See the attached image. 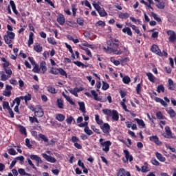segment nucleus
Listing matches in <instances>:
<instances>
[{
  "mask_svg": "<svg viewBox=\"0 0 176 176\" xmlns=\"http://www.w3.org/2000/svg\"><path fill=\"white\" fill-rule=\"evenodd\" d=\"M120 41L118 38H114L109 40L107 41V47H102V49L105 53L107 54H116L117 56H120L123 54V51L119 49V44Z\"/></svg>",
  "mask_w": 176,
  "mask_h": 176,
  "instance_id": "nucleus-1",
  "label": "nucleus"
},
{
  "mask_svg": "<svg viewBox=\"0 0 176 176\" xmlns=\"http://www.w3.org/2000/svg\"><path fill=\"white\" fill-rule=\"evenodd\" d=\"M102 112L107 118H111V119L115 122H118V120H119V113H118V111L115 109L111 110L108 109H103Z\"/></svg>",
  "mask_w": 176,
  "mask_h": 176,
  "instance_id": "nucleus-2",
  "label": "nucleus"
},
{
  "mask_svg": "<svg viewBox=\"0 0 176 176\" xmlns=\"http://www.w3.org/2000/svg\"><path fill=\"white\" fill-rule=\"evenodd\" d=\"M99 142L100 144L101 148H102V151L106 153H108V152H109L110 146L112 145V142L109 140L104 142V139L102 138L99 140Z\"/></svg>",
  "mask_w": 176,
  "mask_h": 176,
  "instance_id": "nucleus-3",
  "label": "nucleus"
},
{
  "mask_svg": "<svg viewBox=\"0 0 176 176\" xmlns=\"http://www.w3.org/2000/svg\"><path fill=\"white\" fill-rule=\"evenodd\" d=\"M14 32L7 31V34L3 36V40L5 43H12L14 40Z\"/></svg>",
  "mask_w": 176,
  "mask_h": 176,
  "instance_id": "nucleus-4",
  "label": "nucleus"
},
{
  "mask_svg": "<svg viewBox=\"0 0 176 176\" xmlns=\"http://www.w3.org/2000/svg\"><path fill=\"white\" fill-rule=\"evenodd\" d=\"M50 72L52 74V75H61L62 76H65V78H68V74H67V72L64 70L63 68H54L51 69Z\"/></svg>",
  "mask_w": 176,
  "mask_h": 176,
  "instance_id": "nucleus-5",
  "label": "nucleus"
},
{
  "mask_svg": "<svg viewBox=\"0 0 176 176\" xmlns=\"http://www.w3.org/2000/svg\"><path fill=\"white\" fill-rule=\"evenodd\" d=\"M167 35L168 37V41L170 43H175L176 42V33L174 30H168L166 32Z\"/></svg>",
  "mask_w": 176,
  "mask_h": 176,
  "instance_id": "nucleus-6",
  "label": "nucleus"
},
{
  "mask_svg": "<svg viewBox=\"0 0 176 176\" xmlns=\"http://www.w3.org/2000/svg\"><path fill=\"white\" fill-rule=\"evenodd\" d=\"M102 133L106 134V135H109V133H111V125L108 123H104L103 124L100 126Z\"/></svg>",
  "mask_w": 176,
  "mask_h": 176,
  "instance_id": "nucleus-7",
  "label": "nucleus"
},
{
  "mask_svg": "<svg viewBox=\"0 0 176 176\" xmlns=\"http://www.w3.org/2000/svg\"><path fill=\"white\" fill-rule=\"evenodd\" d=\"M151 51L152 53L157 54V56H162V50L156 44H153L151 47Z\"/></svg>",
  "mask_w": 176,
  "mask_h": 176,
  "instance_id": "nucleus-8",
  "label": "nucleus"
},
{
  "mask_svg": "<svg viewBox=\"0 0 176 176\" xmlns=\"http://www.w3.org/2000/svg\"><path fill=\"white\" fill-rule=\"evenodd\" d=\"M12 90H13V87L6 85V90L3 91V96H5V97H10V96H12Z\"/></svg>",
  "mask_w": 176,
  "mask_h": 176,
  "instance_id": "nucleus-9",
  "label": "nucleus"
},
{
  "mask_svg": "<svg viewBox=\"0 0 176 176\" xmlns=\"http://www.w3.org/2000/svg\"><path fill=\"white\" fill-rule=\"evenodd\" d=\"M42 157L43 159H45L47 162H49L50 163H56L57 162V160L54 158V157H52V155H48L46 153H43Z\"/></svg>",
  "mask_w": 176,
  "mask_h": 176,
  "instance_id": "nucleus-10",
  "label": "nucleus"
},
{
  "mask_svg": "<svg viewBox=\"0 0 176 176\" xmlns=\"http://www.w3.org/2000/svg\"><path fill=\"white\" fill-rule=\"evenodd\" d=\"M117 176H131V173H130L129 171L126 170V169L121 168L118 170Z\"/></svg>",
  "mask_w": 176,
  "mask_h": 176,
  "instance_id": "nucleus-11",
  "label": "nucleus"
},
{
  "mask_svg": "<svg viewBox=\"0 0 176 176\" xmlns=\"http://www.w3.org/2000/svg\"><path fill=\"white\" fill-rule=\"evenodd\" d=\"M124 153L125 155L126 158V160H124V159L122 160L124 163H126V162H133V155H130V152H129L128 150H124Z\"/></svg>",
  "mask_w": 176,
  "mask_h": 176,
  "instance_id": "nucleus-12",
  "label": "nucleus"
},
{
  "mask_svg": "<svg viewBox=\"0 0 176 176\" xmlns=\"http://www.w3.org/2000/svg\"><path fill=\"white\" fill-rule=\"evenodd\" d=\"M149 140L151 142H154L155 145L160 146L163 144L160 140H159V137H157V135L150 136Z\"/></svg>",
  "mask_w": 176,
  "mask_h": 176,
  "instance_id": "nucleus-13",
  "label": "nucleus"
},
{
  "mask_svg": "<svg viewBox=\"0 0 176 176\" xmlns=\"http://www.w3.org/2000/svg\"><path fill=\"white\" fill-rule=\"evenodd\" d=\"M56 21L60 25H64V24H65V17L64 14H59L57 16Z\"/></svg>",
  "mask_w": 176,
  "mask_h": 176,
  "instance_id": "nucleus-14",
  "label": "nucleus"
},
{
  "mask_svg": "<svg viewBox=\"0 0 176 176\" xmlns=\"http://www.w3.org/2000/svg\"><path fill=\"white\" fill-rule=\"evenodd\" d=\"M83 90V88H78V87H75L74 89L72 88H69L68 89V91H69V93L71 94H73V96H74L75 97H78V93H79V91H82Z\"/></svg>",
  "mask_w": 176,
  "mask_h": 176,
  "instance_id": "nucleus-15",
  "label": "nucleus"
},
{
  "mask_svg": "<svg viewBox=\"0 0 176 176\" xmlns=\"http://www.w3.org/2000/svg\"><path fill=\"white\" fill-rule=\"evenodd\" d=\"M165 131L166 134V135H164L165 138H174V137H173V132L171 131L170 126H166Z\"/></svg>",
  "mask_w": 176,
  "mask_h": 176,
  "instance_id": "nucleus-16",
  "label": "nucleus"
},
{
  "mask_svg": "<svg viewBox=\"0 0 176 176\" xmlns=\"http://www.w3.org/2000/svg\"><path fill=\"white\" fill-rule=\"evenodd\" d=\"M30 159L31 160H35V162H36L37 166H39V164L42 163V159L41 158V157L36 155H31Z\"/></svg>",
  "mask_w": 176,
  "mask_h": 176,
  "instance_id": "nucleus-17",
  "label": "nucleus"
},
{
  "mask_svg": "<svg viewBox=\"0 0 176 176\" xmlns=\"http://www.w3.org/2000/svg\"><path fill=\"white\" fill-rule=\"evenodd\" d=\"M34 113L35 116H36L37 118H42V116L45 115V113L43 112V109H42V107H38L36 109V111H35Z\"/></svg>",
  "mask_w": 176,
  "mask_h": 176,
  "instance_id": "nucleus-18",
  "label": "nucleus"
},
{
  "mask_svg": "<svg viewBox=\"0 0 176 176\" xmlns=\"http://www.w3.org/2000/svg\"><path fill=\"white\" fill-rule=\"evenodd\" d=\"M56 107H58L59 109H64V100H63V98L57 99Z\"/></svg>",
  "mask_w": 176,
  "mask_h": 176,
  "instance_id": "nucleus-19",
  "label": "nucleus"
},
{
  "mask_svg": "<svg viewBox=\"0 0 176 176\" xmlns=\"http://www.w3.org/2000/svg\"><path fill=\"white\" fill-rule=\"evenodd\" d=\"M168 90H175L176 89V83H174V81L171 78H169L168 80Z\"/></svg>",
  "mask_w": 176,
  "mask_h": 176,
  "instance_id": "nucleus-20",
  "label": "nucleus"
},
{
  "mask_svg": "<svg viewBox=\"0 0 176 176\" xmlns=\"http://www.w3.org/2000/svg\"><path fill=\"white\" fill-rule=\"evenodd\" d=\"M155 156H156L157 160H159V162H161L162 163H164V162H166V157L164 156H163V155H162V153H160L159 152H156Z\"/></svg>",
  "mask_w": 176,
  "mask_h": 176,
  "instance_id": "nucleus-21",
  "label": "nucleus"
},
{
  "mask_svg": "<svg viewBox=\"0 0 176 176\" xmlns=\"http://www.w3.org/2000/svg\"><path fill=\"white\" fill-rule=\"evenodd\" d=\"M73 63L75 64V65H77V67H81V68H87L90 67V64L85 65L80 61H74Z\"/></svg>",
  "mask_w": 176,
  "mask_h": 176,
  "instance_id": "nucleus-22",
  "label": "nucleus"
},
{
  "mask_svg": "<svg viewBox=\"0 0 176 176\" xmlns=\"http://www.w3.org/2000/svg\"><path fill=\"white\" fill-rule=\"evenodd\" d=\"M34 50H35V52H36L37 53H41V52L43 50V47L41 46V44L39 43H36L34 45Z\"/></svg>",
  "mask_w": 176,
  "mask_h": 176,
  "instance_id": "nucleus-23",
  "label": "nucleus"
},
{
  "mask_svg": "<svg viewBox=\"0 0 176 176\" xmlns=\"http://www.w3.org/2000/svg\"><path fill=\"white\" fill-rule=\"evenodd\" d=\"M134 120L138 123V126H140L141 129H145V122L142 120H140L139 118H135Z\"/></svg>",
  "mask_w": 176,
  "mask_h": 176,
  "instance_id": "nucleus-24",
  "label": "nucleus"
},
{
  "mask_svg": "<svg viewBox=\"0 0 176 176\" xmlns=\"http://www.w3.org/2000/svg\"><path fill=\"white\" fill-rule=\"evenodd\" d=\"M122 32L124 34H127V35H129V36H133V32H131V29L129 27L123 28Z\"/></svg>",
  "mask_w": 176,
  "mask_h": 176,
  "instance_id": "nucleus-25",
  "label": "nucleus"
},
{
  "mask_svg": "<svg viewBox=\"0 0 176 176\" xmlns=\"http://www.w3.org/2000/svg\"><path fill=\"white\" fill-rule=\"evenodd\" d=\"M155 102H160L161 105H162L163 107H168V104H167V102H166L164 100H163V99L160 98H157L156 97L155 98Z\"/></svg>",
  "mask_w": 176,
  "mask_h": 176,
  "instance_id": "nucleus-26",
  "label": "nucleus"
},
{
  "mask_svg": "<svg viewBox=\"0 0 176 176\" xmlns=\"http://www.w3.org/2000/svg\"><path fill=\"white\" fill-rule=\"evenodd\" d=\"M34 43V34L32 32H30L29 34V39L28 41V46L30 47L31 45Z\"/></svg>",
  "mask_w": 176,
  "mask_h": 176,
  "instance_id": "nucleus-27",
  "label": "nucleus"
},
{
  "mask_svg": "<svg viewBox=\"0 0 176 176\" xmlns=\"http://www.w3.org/2000/svg\"><path fill=\"white\" fill-rule=\"evenodd\" d=\"M40 68L42 69L43 74H45L47 71V67H46V62L42 61L40 64Z\"/></svg>",
  "mask_w": 176,
  "mask_h": 176,
  "instance_id": "nucleus-28",
  "label": "nucleus"
},
{
  "mask_svg": "<svg viewBox=\"0 0 176 176\" xmlns=\"http://www.w3.org/2000/svg\"><path fill=\"white\" fill-rule=\"evenodd\" d=\"M41 140H42V141H44V142H49V139L47 138V137L42 133L38 134V141H41Z\"/></svg>",
  "mask_w": 176,
  "mask_h": 176,
  "instance_id": "nucleus-29",
  "label": "nucleus"
},
{
  "mask_svg": "<svg viewBox=\"0 0 176 176\" xmlns=\"http://www.w3.org/2000/svg\"><path fill=\"white\" fill-rule=\"evenodd\" d=\"M135 91L137 94H139V96H141V91H142V82L137 85L135 87Z\"/></svg>",
  "mask_w": 176,
  "mask_h": 176,
  "instance_id": "nucleus-30",
  "label": "nucleus"
},
{
  "mask_svg": "<svg viewBox=\"0 0 176 176\" xmlns=\"http://www.w3.org/2000/svg\"><path fill=\"white\" fill-rule=\"evenodd\" d=\"M91 94L94 96L96 101H101L102 102H104V101L101 100L100 98H98V94H97L94 90L91 91Z\"/></svg>",
  "mask_w": 176,
  "mask_h": 176,
  "instance_id": "nucleus-31",
  "label": "nucleus"
},
{
  "mask_svg": "<svg viewBox=\"0 0 176 176\" xmlns=\"http://www.w3.org/2000/svg\"><path fill=\"white\" fill-rule=\"evenodd\" d=\"M146 76L148 77V79L150 82H152V83H155V76L151 72L146 74Z\"/></svg>",
  "mask_w": 176,
  "mask_h": 176,
  "instance_id": "nucleus-32",
  "label": "nucleus"
},
{
  "mask_svg": "<svg viewBox=\"0 0 176 176\" xmlns=\"http://www.w3.org/2000/svg\"><path fill=\"white\" fill-rule=\"evenodd\" d=\"M63 96L67 100L68 102H69L70 105H75V102H73L72 99H71V98L67 96L64 92L63 93Z\"/></svg>",
  "mask_w": 176,
  "mask_h": 176,
  "instance_id": "nucleus-33",
  "label": "nucleus"
},
{
  "mask_svg": "<svg viewBox=\"0 0 176 176\" xmlns=\"http://www.w3.org/2000/svg\"><path fill=\"white\" fill-rule=\"evenodd\" d=\"M95 120H96L97 124H99V126H102V124H104V121H102V120L100 119V116H98V114L95 115Z\"/></svg>",
  "mask_w": 176,
  "mask_h": 176,
  "instance_id": "nucleus-34",
  "label": "nucleus"
},
{
  "mask_svg": "<svg viewBox=\"0 0 176 176\" xmlns=\"http://www.w3.org/2000/svg\"><path fill=\"white\" fill-rule=\"evenodd\" d=\"M19 129L22 135H27V129L24 126L19 125Z\"/></svg>",
  "mask_w": 176,
  "mask_h": 176,
  "instance_id": "nucleus-35",
  "label": "nucleus"
},
{
  "mask_svg": "<svg viewBox=\"0 0 176 176\" xmlns=\"http://www.w3.org/2000/svg\"><path fill=\"white\" fill-rule=\"evenodd\" d=\"M56 120H58V122H64L65 120V116L63 114H57L56 116Z\"/></svg>",
  "mask_w": 176,
  "mask_h": 176,
  "instance_id": "nucleus-36",
  "label": "nucleus"
},
{
  "mask_svg": "<svg viewBox=\"0 0 176 176\" xmlns=\"http://www.w3.org/2000/svg\"><path fill=\"white\" fill-rule=\"evenodd\" d=\"M119 19H129L130 17V14L127 12H120L118 15Z\"/></svg>",
  "mask_w": 176,
  "mask_h": 176,
  "instance_id": "nucleus-37",
  "label": "nucleus"
},
{
  "mask_svg": "<svg viewBox=\"0 0 176 176\" xmlns=\"http://www.w3.org/2000/svg\"><path fill=\"white\" fill-rule=\"evenodd\" d=\"M122 82L123 83H124V85H129V83L131 82V79L130 78V77H129V76H125L122 78Z\"/></svg>",
  "mask_w": 176,
  "mask_h": 176,
  "instance_id": "nucleus-38",
  "label": "nucleus"
},
{
  "mask_svg": "<svg viewBox=\"0 0 176 176\" xmlns=\"http://www.w3.org/2000/svg\"><path fill=\"white\" fill-rule=\"evenodd\" d=\"M98 13H99V15L100 16V17H105V16H107L108 14L107 13V12L105 11V10L104 8H101Z\"/></svg>",
  "mask_w": 176,
  "mask_h": 176,
  "instance_id": "nucleus-39",
  "label": "nucleus"
},
{
  "mask_svg": "<svg viewBox=\"0 0 176 176\" xmlns=\"http://www.w3.org/2000/svg\"><path fill=\"white\" fill-rule=\"evenodd\" d=\"M78 105L80 107V111H82L83 113L86 112V107L85 106L84 102H79Z\"/></svg>",
  "mask_w": 176,
  "mask_h": 176,
  "instance_id": "nucleus-40",
  "label": "nucleus"
},
{
  "mask_svg": "<svg viewBox=\"0 0 176 176\" xmlns=\"http://www.w3.org/2000/svg\"><path fill=\"white\" fill-rule=\"evenodd\" d=\"M148 168V162H144V166H142V173H148L149 171Z\"/></svg>",
  "mask_w": 176,
  "mask_h": 176,
  "instance_id": "nucleus-41",
  "label": "nucleus"
},
{
  "mask_svg": "<svg viewBox=\"0 0 176 176\" xmlns=\"http://www.w3.org/2000/svg\"><path fill=\"white\" fill-rule=\"evenodd\" d=\"M18 173L20 174V175L31 176V174L25 173V170L23 168H19L18 170Z\"/></svg>",
  "mask_w": 176,
  "mask_h": 176,
  "instance_id": "nucleus-42",
  "label": "nucleus"
},
{
  "mask_svg": "<svg viewBox=\"0 0 176 176\" xmlns=\"http://www.w3.org/2000/svg\"><path fill=\"white\" fill-rule=\"evenodd\" d=\"M84 131L87 135H93V131H91V129H89V126L85 127Z\"/></svg>",
  "mask_w": 176,
  "mask_h": 176,
  "instance_id": "nucleus-43",
  "label": "nucleus"
},
{
  "mask_svg": "<svg viewBox=\"0 0 176 176\" xmlns=\"http://www.w3.org/2000/svg\"><path fill=\"white\" fill-rule=\"evenodd\" d=\"M32 97L31 96L30 94H28V95L25 96V105H28V101H31Z\"/></svg>",
  "mask_w": 176,
  "mask_h": 176,
  "instance_id": "nucleus-44",
  "label": "nucleus"
},
{
  "mask_svg": "<svg viewBox=\"0 0 176 176\" xmlns=\"http://www.w3.org/2000/svg\"><path fill=\"white\" fill-rule=\"evenodd\" d=\"M32 72H34V74H39V72H41V68H39L38 65H34V67L32 69Z\"/></svg>",
  "mask_w": 176,
  "mask_h": 176,
  "instance_id": "nucleus-45",
  "label": "nucleus"
},
{
  "mask_svg": "<svg viewBox=\"0 0 176 176\" xmlns=\"http://www.w3.org/2000/svg\"><path fill=\"white\" fill-rule=\"evenodd\" d=\"M80 49H82V50H85V52H86V54L87 56H88L89 57H93V55L91 54V52L90 51V50H88L87 48H83V47H80Z\"/></svg>",
  "mask_w": 176,
  "mask_h": 176,
  "instance_id": "nucleus-46",
  "label": "nucleus"
},
{
  "mask_svg": "<svg viewBox=\"0 0 176 176\" xmlns=\"http://www.w3.org/2000/svg\"><path fill=\"white\" fill-rule=\"evenodd\" d=\"M164 86L163 85H160L157 86V93H164Z\"/></svg>",
  "mask_w": 176,
  "mask_h": 176,
  "instance_id": "nucleus-47",
  "label": "nucleus"
},
{
  "mask_svg": "<svg viewBox=\"0 0 176 176\" xmlns=\"http://www.w3.org/2000/svg\"><path fill=\"white\" fill-rule=\"evenodd\" d=\"M47 91L51 93V94H56L57 93V91H56V88L50 86L47 87Z\"/></svg>",
  "mask_w": 176,
  "mask_h": 176,
  "instance_id": "nucleus-48",
  "label": "nucleus"
},
{
  "mask_svg": "<svg viewBox=\"0 0 176 176\" xmlns=\"http://www.w3.org/2000/svg\"><path fill=\"white\" fill-rule=\"evenodd\" d=\"M152 17H153L154 20H156L157 23H161L162 19L160 17H157V15L155 12L151 13Z\"/></svg>",
  "mask_w": 176,
  "mask_h": 176,
  "instance_id": "nucleus-49",
  "label": "nucleus"
},
{
  "mask_svg": "<svg viewBox=\"0 0 176 176\" xmlns=\"http://www.w3.org/2000/svg\"><path fill=\"white\" fill-rule=\"evenodd\" d=\"M29 120L30 122V123H39V121L38 120V118H36V117H29Z\"/></svg>",
  "mask_w": 176,
  "mask_h": 176,
  "instance_id": "nucleus-50",
  "label": "nucleus"
},
{
  "mask_svg": "<svg viewBox=\"0 0 176 176\" xmlns=\"http://www.w3.org/2000/svg\"><path fill=\"white\" fill-rule=\"evenodd\" d=\"M102 89V90H108L109 89V84L105 81H103Z\"/></svg>",
  "mask_w": 176,
  "mask_h": 176,
  "instance_id": "nucleus-51",
  "label": "nucleus"
},
{
  "mask_svg": "<svg viewBox=\"0 0 176 176\" xmlns=\"http://www.w3.org/2000/svg\"><path fill=\"white\" fill-rule=\"evenodd\" d=\"M72 121L75 123V119L72 116H69L66 119V123H67V124H72Z\"/></svg>",
  "mask_w": 176,
  "mask_h": 176,
  "instance_id": "nucleus-52",
  "label": "nucleus"
},
{
  "mask_svg": "<svg viewBox=\"0 0 176 176\" xmlns=\"http://www.w3.org/2000/svg\"><path fill=\"white\" fill-rule=\"evenodd\" d=\"M105 22H104V21H98L96 24H95V25H96V27H102V28H104V27H105Z\"/></svg>",
  "mask_w": 176,
  "mask_h": 176,
  "instance_id": "nucleus-53",
  "label": "nucleus"
},
{
  "mask_svg": "<svg viewBox=\"0 0 176 176\" xmlns=\"http://www.w3.org/2000/svg\"><path fill=\"white\" fill-rule=\"evenodd\" d=\"M48 43H50V45H57V42L54 39V38L50 37L47 38Z\"/></svg>",
  "mask_w": 176,
  "mask_h": 176,
  "instance_id": "nucleus-54",
  "label": "nucleus"
},
{
  "mask_svg": "<svg viewBox=\"0 0 176 176\" xmlns=\"http://www.w3.org/2000/svg\"><path fill=\"white\" fill-rule=\"evenodd\" d=\"M3 109H8V111L10 109V106H9V102L4 101L3 102Z\"/></svg>",
  "mask_w": 176,
  "mask_h": 176,
  "instance_id": "nucleus-55",
  "label": "nucleus"
},
{
  "mask_svg": "<svg viewBox=\"0 0 176 176\" xmlns=\"http://www.w3.org/2000/svg\"><path fill=\"white\" fill-rule=\"evenodd\" d=\"M91 129L93 130V131H94V133H96V134H101L100 129H97L95 125H91Z\"/></svg>",
  "mask_w": 176,
  "mask_h": 176,
  "instance_id": "nucleus-56",
  "label": "nucleus"
},
{
  "mask_svg": "<svg viewBox=\"0 0 176 176\" xmlns=\"http://www.w3.org/2000/svg\"><path fill=\"white\" fill-rule=\"evenodd\" d=\"M94 9L96 10H97L98 12L101 9V7L100 6V4L96 3V1H94V3H92Z\"/></svg>",
  "mask_w": 176,
  "mask_h": 176,
  "instance_id": "nucleus-57",
  "label": "nucleus"
},
{
  "mask_svg": "<svg viewBox=\"0 0 176 176\" xmlns=\"http://www.w3.org/2000/svg\"><path fill=\"white\" fill-rule=\"evenodd\" d=\"M8 153H9V155H11L12 156H14V155H17V152H16V150H14V148H9Z\"/></svg>",
  "mask_w": 176,
  "mask_h": 176,
  "instance_id": "nucleus-58",
  "label": "nucleus"
},
{
  "mask_svg": "<svg viewBox=\"0 0 176 176\" xmlns=\"http://www.w3.org/2000/svg\"><path fill=\"white\" fill-rule=\"evenodd\" d=\"M156 6L158 8V9H164L166 6L164 2L159 1Z\"/></svg>",
  "mask_w": 176,
  "mask_h": 176,
  "instance_id": "nucleus-59",
  "label": "nucleus"
},
{
  "mask_svg": "<svg viewBox=\"0 0 176 176\" xmlns=\"http://www.w3.org/2000/svg\"><path fill=\"white\" fill-rule=\"evenodd\" d=\"M168 115H170V118H175L176 113L174 109H171L168 111Z\"/></svg>",
  "mask_w": 176,
  "mask_h": 176,
  "instance_id": "nucleus-60",
  "label": "nucleus"
},
{
  "mask_svg": "<svg viewBox=\"0 0 176 176\" xmlns=\"http://www.w3.org/2000/svg\"><path fill=\"white\" fill-rule=\"evenodd\" d=\"M76 21L77 24H78L79 25L82 26L83 24H85V20H83V18H78Z\"/></svg>",
  "mask_w": 176,
  "mask_h": 176,
  "instance_id": "nucleus-61",
  "label": "nucleus"
},
{
  "mask_svg": "<svg viewBox=\"0 0 176 176\" xmlns=\"http://www.w3.org/2000/svg\"><path fill=\"white\" fill-rule=\"evenodd\" d=\"M25 145L29 149H31L32 148V144L30 143V139H25Z\"/></svg>",
  "mask_w": 176,
  "mask_h": 176,
  "instance_id": "nucleus-62",
  "label": "nucleus"
},
{
  "mask_svg": "<svg viewBox=\"0 0 176 176\" xmlns=\"http://www.w3.org/2000/svg\"><path fill=\"white\" fill-rule=\"evenodd\" d=\"M151 163L153 164V166H160V162H159V161H157L156 159L151 160Z\"/></svg>",
  "mask_w": 176,
  "mask_h": 176,
  "instance_id": "nucleus-63",
  "label": "nucleus"
},
{
  "mask_svg": "<svg viewBox=\"0 0 176 176\" xmlns=\"http://www.w3.org/2000/svg\"><path fill=\"white\" fill-rule=\"evenodd\" d=\"M131 28H132V30H133V31H135V32H136V34H140V29L137 26H135V25H131Z\"/></svg>",
  "mask_w": 176,
  "mask_h": 176,
  "instance_id": "nucleus-64",
  "label": "nucleus"
}]
</instances>
